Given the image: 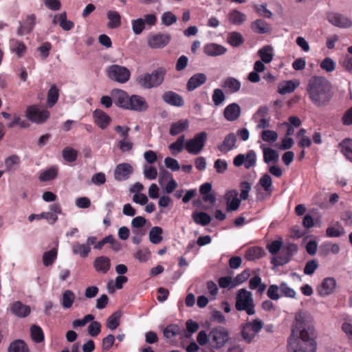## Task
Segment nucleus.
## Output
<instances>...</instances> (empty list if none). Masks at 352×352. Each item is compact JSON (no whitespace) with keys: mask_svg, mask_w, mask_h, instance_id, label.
Instances as JSON below:
<instances>
[{"mask_svg":"<svg viewBox=\"0 0 352 352\" xmlns=\"http://www.w3.org/2000/svg\"><path fill=\"white\" fill-rule=\"evenodd\" d=\"M58 174V168L52 166L47 170L43 171L39 176V179L41 182H48L55 179Z\"/></svg>","mask_w":352,"mask_h":352,"instance_id":"obj_47","label":"nucleus"},{"mask_svg":"<svg viewBox=\"0 0 352 352\" xmlns=\"http://www.w3.org/2000/svg\"><path fill=\"white\" fill-rule=\"evenodd\" d=\"M327 20L333 25L340 28H349L352 26V21L337 12H329L327 14Z\"/></svg>","mask_w":352,"mask_h":352,"instance_id":"obj_13","label":"nucleus"},{"mask_svg":"<svg viewBox=\"0 0 352 352\" xmlns=\"http://www.w3.org/2000/svg\"><path fill=\"white\" fill-rule=\"evenodd\" d=\"M162 98L166 104L181 107L184 105V100L182 96L173 91H166L162 95Z\"/></svg>","mask_w":352,"mask_h":352,"instance_id":"obj_15","label":"nucleus"},{"mask_svg":"<svg viewBox=\"0 0 352 352\" xmlns=\"http://www.w3.org/2000/svg\"><path fill=\"white\" fill-rule=\"evenodd\" d=\"M315 330L301 313L295 316L292 333L287 340L288 352H316Z\"/></svg>","mask_w":352,"mask_h":352,"instance_id":"obj_1","label":"nucleus"},{"mask_svg":"<svg viewBox=\"0 0 352 352\" xmlns=\"http://www.w3.org/2000/svg\"><path fill=\"white\" fill-rule=\"evenodd\" d=\"M264 250L258 246L249 248L246 252L245 256L247 260L254 261L263 257L265 255Z\"/></svg>","mask_w":352,"mask_h":352,"instance_id":"obj_29","label":"nucleus"},{"mask_svg":"<svg viewBox=\"0 0 352 352\" xmlns=\"http://www.w3.org/2000/svg\"><path fill=\"white\" fill-rule=\"evenodd\" d=\"M93 118L95 124L101 129L107 128L111 122V118L99 109L93 112Z\"/></svg>","mask_w":352,"mask_h":352,"instance_id":"obj_17","label":"nucleus"},{"mask_svg":"<svg viewBox=\"0 0 352 352\" xmlns=\"http://www.w3.org/2000/svg\"><path fill=\"white\" fill-rule=\"evenodd\" d=\"M236 142V135L230 133L225 137L223 141L217 146V148L220 152L226 154L234 148Z\"/></svg>","mask_w":352,"mask_h":352,"instance_id":"obj_19","label":"nucleus"},{"mask_svg":"<svg viewBox=\"0 0 352 352\" xmlns=\"http://www.w3.org/2000/svg\"><path fill=\"white\" fill-rule=\"evenodd\" d=\"M188 120H179L176 122H173L170 126L169 133L173 136L177 135L186 131L188 128Z\"/></svg>","mask_w":352,"mask_h":352,"instance_id":"obj_27","label":"nucleus"},{"mask_svg":"<svg viewBox=\"0 0 352 352\" xmlns=\"http://www.w3.org/2000/svg\"><path fill=\"white\" fill-rule=\"evenodd\" d=\"M59 97V89L55 85L50 87L47 95V105L51 108L57 102Z\"/></svg>","mask_w":352,"mask_h":352,"instance_id":"obj_32","label":"nucleus"},{"mask_svg":"<svg viewBox=\"0 0 352 352\" xmlns=\"http://www.w3.org/2000/svg\"><path fill=\"white\" fill-rule=\"evenodd\" d=\"M207 80V76L203 73H197L192 76L186 83L188 91H192L204 85Z\"/></svg>","mask_w":352,"mask_h":352,"instance_id":"obj_18","label":"nucleus"},{"mask_svg":"<svg viewBox=\"0 0 352 352\" xmlns=\"http://www.w3.org/2000/svg\"><path fill=\"white\" fill-rule=\"evenodd\" d=\"M11 312L19 318L27 317L31 312L30 307L23 304L21 301H16L11 305Z\"/></svg>","mask_w":352,"mask_h":352,"instance_id":"obj_21","label":"nucleus"},{"mask_svg":"<svg viewBox=\"0 0 352 352\" xmlns=\"http://www.w3.org/2000/svg\"><path fill=\"white\" fill-rule=\"evenodd\" d=\"M318 264L316 260H310L307 262L304 267V274L307 275H312L318 268Z\"/></svg>","mask_w":352,"mask_h":352,"instance_id":"obj_64","label":"nucleus"},{"mask_svg":"<svg viewBox=\"0 0 352 352\" xmlns=\"http://www.w3.org/2000/svg\"><path fill=\"white\" fill-rule=\"evenodd\" d=\"M256 155L254 150H249L246 155L240 153L236 155L233 160V164L239 167L244 164L246 169H249L256 165Z\"/></svg>","mask_w":352,"mask_h":352,"instance_id":"obj_10","label":"nucleus"},{"mask_svg":"<svg viewBox=\"0 0 352 352\" xmlns=\"http://www.w3.org/2000/svg\"><path fill=\"white\" fill-rule=\"evenodd\" d=\"M36 24V16L34 14L24 15L19 21V27L17 29V34L23 36L30 34L34 30Z\"/></svg>","mask_w":352,"mask_h":352,"instance_id":"obj_11","label":"nucleus"},{"mask_svg":"<svg viewBox=\"0 0 352 352\" xmlns=\"http://www.w3.org/2000/svg\"><path fill=\"white\" fill-rule=\"evenodd\" d=\"M131 25L132 30L135 34H140L145 28V22L142 18L133 20Z\"/></svg>","mask_w":352,"mask_h":352,"instance_id":"obj_56","label":"nucleus"},{"mask_svg":"<svg viewBox=\"0 0 352 352\" xmlns=\"http://www.w3.org/2000/svg\"><path fill=\"white\" fill-rule=\"evenodd\" d=\"M120 314L118 312L112 314L107 320V327L111 330H115L120 325Z\"/></svg>","mask_w":352,"mask_h":352,"instance_id":"obj_52","label":"nucleus"},{"mask_svg":"<svg viewBox=\"0 0 352 352\" xmlns=\"http://www.w3.org/2000/svg\"><path fill=\"white\" fill-rule=\"evenodd\" d=\"M57 250L53 248L44 252L43 255V263L46 267L52 265L57 258Z\"/></svg>","mask_w":352,"mask_h":352,"instance_id":"obj_45","label":"nucleus"},{"mask_svg":"<svg viewBox=\"0 0 352 352\" xmlns=\"http://www.w3.org/2000/svg\"><path fill=\"white\" fill-rule=\"evenodd\" d=\"M250 276V272L249 270H245L241 273L236 275V276L234 278L233 280V284L232 287H234L237 285H239L245 280H248V278Z\"/></svg>","mask_w":352,"mask_h":352,"instance_id":"obj_59","label":"nucleus"},{"mask_svg":"<svg viewBox=\"0 0 352 352\" xmlns=\"http://www.w3.org/2000/svg\"><path fill=\"white\" fill-rule=\"evenodd\" d=\"M298 248V245L295 243H289L283 246L282 248V256L285 259H288L289 262L293 256L294 254L297 252Z\"/></svg>","mask_w":352,"mask_h":352,"instance_id":"obj_40","label":"nucleus"},{"mask_svg":"<svg viewBox=\"0 0 352 352\" xmlns=\"http://www.w3.org/2000/svg\"><path fill=\"white\" fill-rule=\"evenodd\" d=\"M115 104L124 109L138 112L146 111L148 104L144 97L139 95L129 96L125 91L116 89L111 91Z\"/></svg>","mask_w":352,"mask_h":352,"instance_id":"obj_3","label":"nucleus"},{"mask_svg":"<svg viewBox=\"0 0 352 352\" xmlns=\"http://www.w3.org/2000/svg\"><path fill=\"white\" fill-rule=\"evenodd\" d=\"M256 12L260 15L265 18H271L272 16V12L267 9V3H264L261 5L255 6Z\"/></svg>","mask_w":352,"mask_h":352,"instance_id":"obj_60","label":"nucleus"},{"mask_svg":"<svg viewBox=\"0 0 352 352\" xmlns=\"http://www.w3.org/2000/svg\"><path fill=\"white\" fill-rule=\"evenodd\" d=\"M344 228L337 222L334 226H329L327 228L326 234L328 237H339L344 234Z\"/></svg>","mask_w":352,"mask_h":352,"instance_id":"obj_43","label":"nucleus"},{"mask_svg":"<svg viewBox=\"0 0 352 352\" xmlns=\"http://www.w3.org/2000/svg\"><path fill=\"white\" fill-rule=\"evenodd\" d=\"M227 41L228 44H242L243 43V38L241 34L232 32L229 34Z\"/></svg>","mask_w":352,"mask_h":352,"instance_id":"obj_58","label":"nucleus"},{"mask_svg":"<svg viewBox=\"0 0 352 352\" xmlns=\"http://www.w3.org/2000/svg\"><path fill=\"white\" fill-rule=\"evenodd\" d=\"M107 17L109 20L107 26L111 29H116L121 25V16L118 12L109 10L107 13Z\"/></svg>","mask_w":352,"mask_h":352,"instance_id":"obj_28","label":"nucleus"},{"mask_svg":"<svg viewBox=\"0 0 352 352\" xmlns=\"http://www.w3.org/2000/svg\"><path fill=\"white\" fill-rule=\"evenodd\" d=\"M207 140V133L204 131L199 133L186 142V151L192 155L199 154L204 147Z\"/></svg>","mask_w":352,"mask_h":352,"instance_id":"obj_8","label":"nucleus"},{"mask_svg":"<svg viewBox=\"0 0 352 352\" xmlns=\"http://www.w3.org/2000/svg\"><path fill=\"white\" fill-rule=\"evenodd\" d=\"M177 17L170 11L165 12L161 17L162 24L165 26H170L177 22Z\"/></svg>","mask_w":352,"mask_h":352,"instance_id":"obj_51","label":"nucleus"},{"mask_svg":"<svg viewBox=\"0 0 352 352\" xmlns=\"http://www.w3.org/2000/svg\"><path fill=\"white\" fill-rule=\"evenodd\" d=\"M241 193L240 198L242 200H246L249 196V192L251 190V184L248 182H242L240 184Z\"/></svg>","mask_w":352,"mask_h":352,"instance_id":"obj_62","label":"nucleus"},{"mask_svg":"<svg viewBox=\"0 0 352 352\" xmlns=\"http://www.w3.org/2000/svg\"><path fill=\"white\" fill-rule=\"evenodd\" d=\"M261 137L264 142L273 143L277 140L278 134L272 130H264L262 131Z\"/></svg>","mask_w":352,"mask_h":352,"instance_id":"obj_54","label":"nucleus"},{"mask_svg":"<svg viewBox=\"0 0 352 352\" xmlns=\"http://www.w3.org/2000/svg\"><path fill=\"white\" fill-rule=\"evenodd\" d=\"M184 139L185 136L184 135H182L179 136L175 142L170 144L168 146V148L170 151L172 155H176L177 153H180L182 151Z\"/></svg>","mask_w":352,"mask_h":352,"instance_id":"obj_48","label":"nucleus"},{"mask_svg":"<svg viewBox=\"0 0 352 352\" xmlns=\"http://www.w3.org/2000/svg\"><path fill=\"white\" fill-rule=\"evenodd\" d=\"M133 173V167L128 163H122L116 166L114 171L115 179L119 182L127 179Z\"/></svg>","mask_w":352,"mask_h":352,"instance_id":"obj_16","label":"nucleus"},{"mask_svg":"<svg viewBox=\"0 0 352 352\" xmlns=\"http://www.w3.org/2000/svg\"><path fill=\"white\" fill-rule=\"evenodd\" d=\"M192 217L196 223L203 226L208 225L211 221L210 216L206 212H193Z\"/></svg>","mask_w":352,"mask_h":352,"instance_id":"obj_38","label":"nucleus"},{"mask_svg":"<svg viewBox=\"0 0 352 352\" xmlns=\"http://www.w3.org/2000/svg\"><path fill=\"white\" fill-rule=\"evenodd\" d=\"M20 164V157L16 155H12L5 160V166L7 171L15 170V166Z\"/></svg>","mask_w":352,"mask_h":352,"instance_id":"obj_53","label":"nucleus"},{"mask_svg":"<svg viewBox=\"0 0 352 352\" xmlns=\"http://www.w3.org/2000/svg\"><path fill=\"white\" fill-rule=\"evenodd\" d=\"M166 74L165 67H160L151 73H145L137 78V82L144 89H151L160 87L164 80Z\"/></svg>","mask_w":352,"mask_h":352,"instance_id":"obj_4","label":"nucleus"},{"mask_svg":"<svg viewBox=\"0 0 352 352\" xmlns=\"http://www.w3.org/2000/svg\"><path fill=\"white\" fill-rule=\"evenodd\" d=\"M212 99L215 106H219L225 100L226 96L221 89H215L213 91Z\"/></svg>","mask_w":352,"mask_h":352,"instance_id":"obj_55","label":"nucleus"},{"mask_svg":"<svg viewBox=\"0 0 352 352\" xmlns=\"http://www.w3.org/2000/svg\"><path fill=\"white\" fill-rule=\"evenodd\" d=\"M280 289V287L276 285H271L269 286L267 295V296L273 300H277L279 299L280 296L278 294Z\"/></svg>","mask_w":352,"mask_h":352,"instance_id":"obj_63","label":"nucleus"},{"mask_svg":"<svg viewBox=\"0 0 352 352\" xmlns=\"http://www.w3.org/2000/svg\"><path fill=\"white\" fill-rule=\"evenodd\" d=\"M72 252L74 254L80 255L82 258H86L91 252V248L88 245L76 242L72 245Z\"/></svg>","mask_w":352,"mask_h":352,"instance_id":"obj_33","label":"nucleus"},{"mask_svg":"<svg viewBox=\"0 0 352 352\" xmlns=\"http://www.w3.org/2000/svg\"><path fill=\"white\" fill-rule=\"evenodd\" d=\"M170 41L169 34H157L150 37L148 44H168Z\"/></svg>","mask_w":352,"mask_h":352,"instance_id":"obj_42","label":"nucleus"},{"mask_svg":"<svg viewBox=\"0 0 352 352\" xmlns=\"http://www.w3.org/2000/svg\"><path fill=\"white\" fill-rule=\"evenodd\" d=\"M296 88V85L292 80H287L279 85L278 93L282 95L289 94L294 91Z\"/></svg>","mask_w":352,"mask_h":352,"instance_id":"obj_50","label":"nucleus"},{"mask_svg":"<svg viewBox=\"0 0 352 352\" xmlns=\"http://www.w3.org/2000/svg\"><path fill=\"white\" fill-rule=\"evenodd\" d=\"M246 19V15L237 10H232L228 14V19L230 22L235 25H240L243 23Z\"/></svg>","mask_w":352,"mask_h":352,"instance_id":"obj_35","label":"nucleus"},{"mask_svg":"<svg viewBox=\"0 0 352 352\" xmlns=\"http://www.w3.org/2000/svg\"><path fill=\"white\" fill-rule=\"evenodd\" d=\"M107 74L109 79L119 83L126 82L131 76L129 69L118 65H112L107 69Z\"/></svg>","mask_w":352,"mask_h":352,"instance_id":"obj_7","label":"nucleus"},{"mask_svg":"<svg viewBox=\"0 0 352 352\" xmlns=\"http://www.w3.org/2000/svg\"><path fill=\"white\" fill-rule=\"evenodd\" d=\"M273 49L271 45H265L258 52L261 60L265 63H269L273 58Z\"/></svg>","mask_w":352,"mask_h":352,"instance_id":"obj_36","label":"nucleus"},{"mask_svg":"<svg viewBox=\"0 0 352 352\" xmlns=\"http://www.w3.org/2000/svg\"><path fill=\"white\" fill-rule=\"evenodd\" d=\"M75 300V294L71 290H66L63 294L61 305L65 309L70 308Z\"/></svg>","mask_w":352,"mask_h":352,"instance_id":"obj_46","label":"nucleus"},{"mask_svg":"<svg viewBox=\"0 0 352 352\" xmlns=\"http://www.w3.org/2000/svg\"><path fill=\"white\" fill-rule=\"evenodd\" d=\"M88 333L92 337H96L101 331V324L98 321H93L88 326Z\"/></svg>","mask_w":352,"mask_h":352,"instance_id":"obj_57","label":"nucleus"},{"mask_svg":"<svg viewBox=\"0 0 352 352\" xmlns=\"http://www.w3.org/2000/svg\"><path fill=\"white\" fill-rule=\"evenodd\" d=\"M241 115V107L235 102L228 104L224 109V118L230 122L236 120Z\"/></svg>","mask_w":352,"mask_h":352,"instance_id":"obj_20","label":"nucleus"},{"mask_svg":"<svg viewBox=\"0 0 352 352\" xmlns=\"http://www.w3.org/2000/svg\"><path fill=\"white\" fill-rule=\"evenodd\" d=\"M204 51L208 56H215L223 54L226 49L223 45H205Z\"/></svg>","mask_w":352,"mask_h":352,"instance_id":"obj_41","label":"nucleus"},{"mask_svg":"<svg viewBox=\"0 0 352 352\" xmlns=\"http://www.w3.org/2000/svg\"><path fill=\"white\" fill-rule=\"evenodd\" d=\"M338 147L343 155L352 162V139H344L339 143Z\"/></svg>","mask_w":352,"mask_h":352,"instance_id":"obj_26","label":"nucleus"},{"mask_svg":"<svg viewBox=\"0 0 352 352\" xmlns=\"http://www.w3.org/2000/svg\"><path fill=\"white\" fill-rule=\"evenodd\" d=\"M263 327V322L258 318L241 324L240 329L243 340L247 344H250Z\"/></svg>","mask_w":352,"mask_h":352,"instance_id":"obj_5","label":"nucleus"},{"mask_svg":"<svg viewBox=\"0 0 352 352\" xmlns=\"http://www.w3.org/2000/svg\"><path fill=\"white\" fill-rule=\"evenodd\" d=\"M307 91L311 102L318 107L328 104L333 97L330 82L322 76H313L308 82Z\"/></svg>","mask_w":352,"mask_h":352,"instance_id":"obj_2","label":"nucleus"},{"mask_svg":"<svg viewBox=\"0 0 352 352\" xmlns=\"http://www.w3.org/2000/svg\"><path fill=\"white\" fill-rule=\"evenodd\" d=\"M254 307L252 293L245 289H240L236 298V309L245 311L249 316H252L256 313Z\"/></svg>","mask_w":352,"mask_h":352,"instance_id":"obj_6","label":"nucleus"},{"mask_svg":"<svg viewBox=\"0 0 352 352\" xmlns=\"http://www.w3.org/2000/svg\"><path fill=\"white\" fill-rule=\"evenodd\" d=\"M320 67L327 72H331L336 68V63L331 58L327 57L321 62Z\"/></svg>","mask_w":352,"mask_h":352,"instance_id":"obj_61","label":"nucleus"},{"mask_svg":"<svg viewBox=\"0 0 352 352\" xmlns=\"http://www.w3.org/2000/svg\"><path fill=\"white\" fill-rule=\"evenodd\" d=\"M336 285V280L333 278H326L323 280L318 293L321 296H327L331 294Z\"/></svg>","mask_w":352,"mask_h":352,"instance_id":"obj_22","label":"nucleus"},{"mask_svg":"<svg viewBox=\"0 0 352 352\" xmlns=\"http://www.w3.org/2000/svg\"><path fill=\"white\" fill-rule=\"evenodd\" d=\"M8 352H30V349L23 340H16L10 343Z\"/></svg>","mask_w":352,"mask_h":352,"instance_id":"obj_34","label":"nucleus"},{"mask_svg":"<svg viewBox=\"0 0 352 352\" xmlns=\"http://www.w3.org/2000/svg\"><path fill=\"white\" fill-rule=\"evenodd\" d=\"M261 148L263 151V161L265 164H276L278 162L279 155L276 150L265 146L264 144L261 145Z\"/></svg>","mask_w":352,"mask_h":352,"instance_id":"obj_24","label":"nucleus"},{"mask_svg":"<svg viewBox=\"0 0 352 352\" xmlns=\"http://www.w3.org/2000/svg\"><path fill=\"white\" fill-rule=\"evenodd\" d=\"M221 87L226 89L228 92L234 94L240 90L241 84L236 78L234 77H228L222 82Z\"/></svg>","mask_w":352,"mask_h":352,"instance_id":"obj_25","label":"nucleus"},{"mask_svg":"<svg viewBox=\"0 0 352 352\" xmlns=\"http://www.w3.org/2000/svg\"><path fill=\"white\" fill-rule=\"evenodd\" d=\"M63 159L69 162H74L78 157V151L70 146H66L62 152Z\"/></svg>","mask_w":352,"mask_h":352,"instance_id":"obj_44","label":"nucleus"},{"mask_svg":"<svg viewBox=\"0 0 352 352\" xmlns=\"http://www.w3.org/2000/svg\"><path fill=\"white\" fill-rule=\"evenodd\" d=\"M252 30L258 34H265L270 30V25L263 19H256L251 24Z\"/></svg>","mask_w":352,"mask_h":352,"instance_id":"obj_30","label":"nucleus"},{"mask_svg":"<svg viewBox=\"0 0 352 352\" xmlns=\"http://www.w3.org/2000/svg\"><path fill=\"white\" fill-rule=\"evenodd\" d=\"M163 230L159 226L153 227L149 232L150 241L153 244H159L163 240L162 236Z\"/></svg>","mask_w":352,"mask_h":352,"instance_id":"obj_37","label":"nucleus"},{"mask_svg":"<svg viewBox=\"0 0 352 352\" xmlns=\"http://www.w3.org/2000/svg\"><path fill=\"white\" fill-rule=\"evenodd\" d=\"M30 336L32 340L36 343H41L44 340L43 331L38 325L33 324L31 326Z\"/></svg>","mask_w":352,"mask_h":352,"instance_id":"obj_39","label":"nucleus"},{"mask_svg":"<svg viewBox=\"0 0 352 352\" xmlns=\"http://www.w3.org/2000/svg\"><path fill=\"white\" fill-rule=\"evenodd\" d=\"M209 336L212 339V344L215 349H220L225 345L229 340V333L223 327H218L212 329Z\"/></svg>","mask_w":352,"mask_h":352,"instance_id":"obj_9","label":"nucleus"},{"mask_svg":"<svg viewBox=\"0 0 352 352\" xmlns=\"http://www.w3.org/2000/svg\"><path fill=\"white\" fill-rule=\"evenodd\" d=\"M54 23H58L64 30L69 31L74 27V23L67 19L65 12L61 13L57 18L54 19Z\"/></svg>","mask_w":352,"mask_h":352,"instance_id":"obj_31","label":"nucleus"},{"mask_svg":"<svg viewBox=\"0 0 352 352\" xmlns=\"http://www.w3.org/2000/svg\"><path fill=\"white\" fill-rule=\"evenodd\" d=\"M258 184L262 186L265 192L269 193L272 192V179L267 173L264 174L260 178Z\"/></svg>","mask_w":352,"mask_h":352,"instance_id":"obj_49","label":"nucleus"},{"mask_svg":"<svg viewBox=\"0 0 352 352\" xmlns=\"http://www.w3.org/2000/svg\"><path fill=\"white\" fill-rule=\"evenodd\" d=\"M50 113L49 111L40 110L35 106H30L26 110L27 118L32 122L38 124L45 122L50 117Z\"/></svg>","mask_w":352,"mask_h":352,"instance_id":"obj_12","label":"nucleus"},{"mask_svg":"<svg viewBox=\"0 0 352 352\" xmlns=\"http://www.w3.org/2000/svg\"><path fill=\"white\" fill-rule=\"evenodd\" d=\"M94 267L98 272L106 274L111 268V261L107 256H98L94 261Z\"/></svg>","mask_w":352,"mask_h":352,"instance_id":"obj_23","label":"nucleus"},{"mask_svg":"<svg viewBox=\"0 0 352 352\" xmlns=\"http://www.w3.org/2000/svg\"><path fill=\"white\" fill-rule=\"evenodd\" d=\"M225 199L227 212L236 210L241 204V199L238 197V192L236 190L228 191L226 193Z\"/></svg>","mask_w":352,"mask_h":352,"instance_id":"obj_14","label":"nucleus"}]
</instances>
